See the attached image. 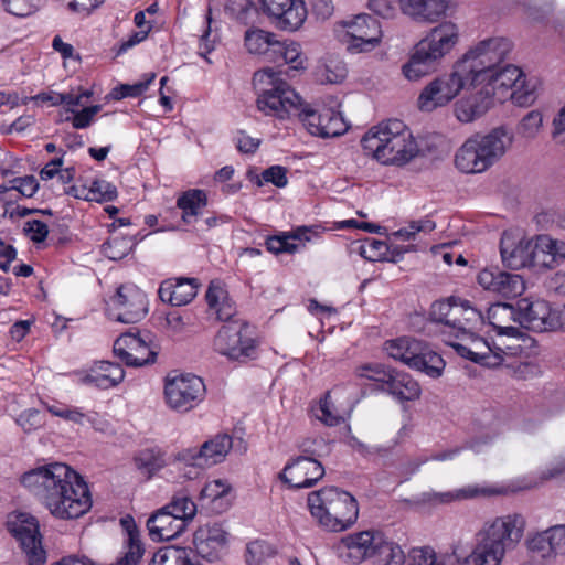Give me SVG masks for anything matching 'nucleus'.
Listing matches in <instances>:
<instances>
[{
  "mask_svg": "<svg viewBox=\"0 0 565 565\" xmlns=\"http://www.w3.org/2000/svg\"><path fill=\"white\" fill-rule=\"evenodd\" d=\"M473 87L469 75L457 62L452 72L441 75L431 81L420 93L418 106L420 110L431 111L437 107L445 106L452 100L461 89Z\"/></svg>",
  "mask_w": 565,
  "mask_h": 565,
  "instance_id": "11",
  "label": "nucleus"
},
{
  "mask_svg": "<svg viewBox=\"0 0 565 565\" xmlns=\"http://www.w3.org/2000/svg\"><path fill=\"white\" fill-rule=\"evenodd\" d=\"M452 309H459L446 329L449 340L459 338L468 330H480L484 324V315L472 307L469 300L452 297Z\"/></svg>",
  "mask_w": 565,
  "mask_h": 565,
  "instance_id": "25",
  "label": "nucleus"
},
{
  "mask_svg": "<svg viewBox=\"0 0 565 565\" xmlns=\"http://www.w3.org/2000/svg\"><path fill=\"white\" fill-rule=\"evenodd\" d=\"M479 86L489 93L492 102L510 98L521 107L532 105L537 97L536 79H526L524 73L512 64L495 67L484 76V83Z\"/></svg>",
  "mask_w": 565,
  "mask_h": 565,
  "instance_id": "7",
  "label": "nucleus"
},
{
  "mask_svg": "<svg viewBox=\"0 0 565 565\" xmlns=\"http://www.w3.org/2000/svg\"><path fill=\"white\" fill-rule=\"evenodd\" d=\"M206 205L207 195L200 189L188 190L177 200V206L182 211L181 218L186 224L193 223Z\"/></svg>",
  "mask_w": 565,
  "mask_h": 565,
  "instance_id": "41",
  "label": "nucleus"
},
{
  "mask_svg": "<svg viewBox=\"0 0 565 565\" xmlns=\"http://www.w3.org/2000/svg\"><path fill=\"white\" fill-rule=\"evenodd\" d=\"M106 311L108 317L115 321L137 323L148 312L147 296L134 285H122L110 297Z\"/></svg>",
  "mask_w": 565,
  "mask_h": 565,
  "instance_id": "14",
  "label": "nucleus"
},
{
  "mask_svg": "<svg viewBox=\"0 0 565 565\" xmlns=\"http://www.w3.org/2000/svg\"><path fill=\"white\" fill-rule=\"evenodd\" d=\"M311 234L317 235L318 232L313 231L312 227L298 226L295 230L282 233L281 235L270 236L266 241V248L274 254H294L299 250V247H303V244L291 243L290 241H311Z\"/></svg>",
  "mask_w": 565,
  "mask_h": 565,
  "instance_id": "38",
  "label": "nucleus"
},
{
  "mask_svg": "<svg viewBox=\"0 0 565 565\" xmlns=\"http://www.w3.org/2000/svg\"><path fill=\"white\" fill-rule=\"evenodd\" d=\"M150 334L122 333L114 343V353L128 366H143L156 361L157 351L149 345Z\"/></svg>",
  "mask_w": 565,
  "mask_h": 565,
  "instance_id": "20",
  "label": "nucleus"
},
{
  "mask_svg": "<svg viewBox=\"0 0 565 565\" xmlns=\"http://www.w3.org/2000/svg\"><path fill=\"white\" fill-rule=\"evenodd\" d=\"M205 392L203 380L194 374H169L166 379V402L177 412L185 413L193 409L203 401Z\"/></svg>",
  "mask_w": 565,
  "mask_h": 565,
  "instance_id": "13",
  "label": "nucleus"
},
{
  "mask_svg": "<svg viewBox=\"0 0 565 565\" xmlns=\"http://www.w3.org/2000/svg\"><path fill=\"white\" fill-rule=\"evenodd\" d=\"M373 565H403L405 563V554L402 547L392 542L387 541L383 535L372 556Z\"/></svg>",
  "mask_w": 565,
  "mask_h": 565,
  "instance_id": "47",
  "label": "nucleus"
},
{
  "mask_svg": "<svg viewBox=\"0 0 565 565\" xmlns=\"http://www.w3.org/2000/svg\"><path fill=\"white\" fill-rule=\"evenodd\" d=\"M486 321L497 331L498 335H507L509 338H519L521 335L520 330L512 326V322L518 321V311L512 305L502 302L491 305L484 316Z\"/></svg>",
  "mask_w": 565,
  "mask_h": 565,
  "instance_id": "32",
  "label": "nucleus"
},
{
  "mask_svg": "<svg viewBox=\"0 0 565 565\" xmlns=\"http://www.w3.org/2000/svg\"><path fill=\"white\" fill-rule=\"evenodd\" d=\"M22 486L58 520H74L93 504L87 482L72 467L51 462L31 469L21 477Z\"/></svg>",
  "mask_w": 565,
  "mask_h": 565,
  "instance_id": "1",
  "label": "nucleus"
},
{
  "mask_svg": "<svg viewBox=\"0 0 565 565\" xmlns=\"http://www.w3.org/2000/svg\"><path fill=\"white\" fill-rule=\"evenodd\" d=\"M164 510L170 512L175 518L183 520L185 525L189 520H192L196 512V507L189 498H178L163 507Z\"/></svg>",
  "mask_w": 565,
  "mask_h": 565,
  "instance_id": "57",
  "label": "nucleus"
},
{
  "mask_svg": "<svg viewBox=\"0 0 565 565\" xmlns=\"http://www.w3.org/2000/svg\"><path fill=\"white\" fill-rule=\"evenodd\" d=\"M253 84L258 94L257 107L265 115L284 118L300 109L301 97L273 68L256 72Z\"/></svg>",
  "mask_w": 565,
  "mask_h": 565,
  "instance_id": "8",
  "label": "nucleus"
},
{
  "mask_svg": "<svg viewBox=\"0 0 565 565\" xmlns=\"http://www.w3.org/2000/svg\"><path fill=\"white\" fill-rule=\"evenodd\" d=\"M15 422L25 433L34 431L44 425L43 415L35 408L23 411Z\"/></svg>",
  "mask_w": 565,
  "mask_h": 565,
  "instance_id": "61",
  "label": "nucleus"
},
{
  "mask_svg": "<svg viewBox=\"0 0 565 565\" xmlns=\"http://www.w3.org/2000/svg\"><path fill=\"white\" fill-rule=\"evenodd\" d=\"M500 252L504 265L512 269H519L539 262L536 257V243L522 238L514 244L512 237L503 234L500 243Z\"/></svg>",
  "mask_w": 565,
  "mask_h": 565,
  "instance_id": "24",
  "label": "nucleus"
},
{
  "mask_svg": "<svg viewBox=\"0 0 565 565\" xmlns=\"http://www.w3.org/2000/svg\"><path fill=\"white\" fill-rule=\"evenodd\" d=\"M232 447L233 438L230 435L217 434L200 447H189L178 451L173 455V462L192 469L184 472V477L195 479L204 469L224 461Z\"/></svg>",
  "mask_w": 565,
  "mask_h": 565,
  "instance_id": "10",
  "label": "nucleus"
},
{
  "mask_svg": "<svg viewBox=\"0 0 565 565\" xmlns=\"http://www.w3.org/2000/svg\"><path fill=\"white\" fill-rule=\"evenodd\" d=\"M200 282L196 278H175L164 280L158 290L159 298L171 306L190 303L196 296Z\"/></svg>",
  "mask_w": 565,
  "mask_h": 565,
  "instance_id": "28",
  "label": "nucleus"
},
{
  "mask_svg": "<svg viewBox=\"0 0 565 565\" xmlns=\"http://www.w3.org/2000/svg\"><path fill=\"white\" fill-rule=\"evenodd\" d=\"M343 26L347 30L344 39L347 50L352 54L370 52L381 42V25L369 14H358L354 19L344 21Z\"/></svg>",
  "mask_w": 565,
  "mask_h": 565,
  "instance_id": "15",
  "label": "nucleus"
},
{
  "mask_svg": "<svg viewBox=\"0 0 565 565\" xmlns=\"http://www.w3.org/2000/svg\"><path fill=\"white\" fill-rule=\"evenodd\" d=\"M393 371V369L385 367L382 364H365L361 367L360 376L379 382L381 386H386Z\"/></svg>",
  "mask_w": 565,
  "mask_h": 565,
  "instance_id": "62",
  "label": "nucleus"
},
{
  "mask_svg": "<svg viewBox=\"0 0 565 565\" xmlns=\"http://www.w3.org/2000/svg\"><path fill=\"white\" fill-rule=\"evenodd\" d=\"M406 565H456V562L452 555L438 554L425 546L412 550Z\"/></svg>",
  "mask_w": 565,
  "mask_h": 565,
  "instance_id": "50",
  "label": "nucleus"
},
{
  "mask_svg": "<svg viewBox=\"0 0 565 565\" xmlns=\"http://www.w3.org/2000/svg\"><path fill=\"white\" fill-rule=\"evenodd\" d=\"M513 135L497 127L486 135L476 134L457 150L456 167L465 173H481L499 161L512 146Z\"/></svg>",
  "mask_w": 565,
  "mask_h": 565,
  "instance_id": "5",
  "label": "nucleus"
},
{
  "mask_svg": "<svg viewBox=\"0 0 565 565\" xmlns=\"http://www.w3.org/2000/svg\"><path fill=\"white\" fill-rule=\"evenodd\" d=\"M542 124V114L537 110H532L521 120L519 131L526 138H533L539 132Z\"/></svg>",
  "mask_w": 565,
  "mask_h": 565,
  "instance_id": "63",
  "label": "nucleus"
},
{
  "mask_svg": "<svg viewBox=\"0 0 565 565\" xmlns=\"http://www.w3.org/2000/svg\"><path fill=\"white\" fill-rule=\"evenodd\" d=\"M525 519L509 514L486 523L476 534L471 552L463 565H501L507 551L514 548L523 536Z\"/></svg>",
  "mask_w": 565,
  "mask_h": 565,
  "instance_id": "2",
  "label": "nucleus"
},
{
  "mask_svg": "<svg viewBox=\"0 0 565 565\" xmlns=\"http://www.w3.org/2000/svg\"><path fill=\"white\" fill-rule=\"evenodd\" d=\"M512 50V43L503 36L488 38L471 47L458 63L469 75L473 87L484 83V76L499 67Z\"/></svg>",
  "mask_w": 565,
  "mask_h": 565,
  "instance_id": "9",
  "label": "nucleus"
},
{
  "mask_svg": "<svg viewBox=\"0 0 565 565\" xmlns=\"http://www.w3.org/2000/svg\"><path fill=\"white\" fill-rule=\"evenodd\" d=\"M477 281L484 290L504 298L521 296L525 290L524 280L520 275L502 271L498 267L480 270Z\"/></svg>",
  "mask_w": 565,
  "mask_h": 565,
  "instance_id": "22",
  "label": "nucleus"
},
{
  "mask_svg": "<svg viewBox=\"0 0 565 565\" xmlns=\"http://www.w3.org/2000/svg\"><path fill=\"white\" fill-rule=\"evenodd\" d=\"M388 252L390 246L377 239L366 241L360 248L361 256L371 262L386 260Z\"/></svg>",
  "mask_w": 565,
  "mask_h": 565,
  "instance_id": "60",
  "label": "nucleus"
},
{
  "mask_svg": "<svg viewBox=\"0 0 565 565\" xmlns=\"http://www.w3.org/2000/svg\"><path fill=\"white\" fill-rule=\"evenodd\" d=\"M228 534L221 524H206L194 534V546L199 556L215 562L226 553Z\"/></svg>",
  "mask_w": 565,
  "mask_h": 565,
  "instance_id": "23",
  "label": "nucleus"
},
{
  "mask_svg": "<svg viewBox=\"0 0 565 565\" xmlns=\"http://www.w3.org/2000/svg\"><path fill=\"white\" fill-rule=\"evenodd\" d=\"M409 367L420 371L430 377H438L445 369V362L439 354L423 343Z\"/></svg>",
  "mask_w": 565,
  "mask_h": 565,
  "instance_id": "44",
  "label": "nucleus"
},
{
  "mask_svg": "<svg viewBox=\"0 0 565 565\" xmlns=\"http://www.w3.org/2000/svg\"><path fill=\"white\" fill-rule=\"evenodd\" d=\"M382 392L392 395L398 402H409L419 398L422 390L417 381L408 373L394 370L386 386H380Z\"/></svg>",
  "mask_w": 565,
  "mask_h": 565,
  "instance_id": "36",
  "label": "nucleus"
},
{
  "mask_svg": "<svg viewBox=\"0 0 565 565\" xmlns=\"http://www.w3.org/2000/svg\"><path fill=\"white\" fill-rule=\"evenodd\" d=\"M269 20L271 23L285 31L298 30L307 18V7L303 0H290L287 3L278 7V12H275Z\"/></svg>",
  "mask_w": 565,
  "mask_h": 565,
  "instance_id": "34",
  "label": "nucleus"
},
{
  "mask_svg": "<svg viewBox=\"0 0 565 565\" xmlns=\"http://www.w3.org/2000/svg\"><path fill=\"white\" fill-rule=\"evenodd\" d=\"M477 331L468 330L455 340H446V343L452 347L460 356L472 362L491 367L500 365L501 355L494 349L495 342L490 343L479 337Z\"/></svg>",
  "mask_w": 565,
  "mask_h": 565,
  "instance_id": "17",
  "label": "nucleus"
},
{
  "mask_svg": "<svg viewBox=\"0 0 565 565\" xmlns=\"http://www.w3.org/2000/svg\"><path fill=\"white\" fill-rule=\"evenodd\" d=\"M269 20L271 23L285 31L298 30L307 18V7L303 0H290L287 3L278 7V12H275Z\"/></svg>",
  "mask_w": 565,
  "mask_h": 565,
  "instance_id": "35",
  "label": "nucleus"
},
{
  "mask_svg": "<svg viewBox=\"0 0 565 565\" xmlns=\"http://www.w3.org/2000/svg\"><path fill=\"white\" fill-rule=\"evenodd\" d=\"M275 35L262 29L247 30L244 38L245 46L249 53L265 56Z\"/></svg>",
  "mask_w": 565,
  "mask_h": 565,
  "instance_id": "52",
  "label": "nucleus"
},
{
  "mask_svg": "<svg viewBox=\"0 0 565 565\" xmlns=\"http://www.w3.org/2000/svg\"><path fill=\"white\" fill-rule=\"evenodd\" d=\"M423 342L411 338H398L395 340L387 341L385 343V350L387 354L396 361H401L407 366H411L414 358Z\"/></svg>",
  "mask_w": 565,
  "mask_h": 565,
  "instance_id": "46",
  "label": "nucleus"
},
{
  "mask_svg": "<svg viewBox=\"0 0 565 565\" xmlns=\"http://www.w3.org/2000/svg\"><path fill=\"white\" fill-rule=\"evenodd\" d=\"M526 546L530 552L545 561H554L565 555V524H556L546 530L529 534Z\"/></svg>",
  "mask_w": 565,
  "mask_h": 565,
  "instance_id": "21",
  "label": "nucleus"
},
{
  "mask_svg": "<svg viewBox=\"0 0 565 565\" xmlns=\"http://www.w3.org/2000/svg\"><path fill=\"white\" fill-rule=\"evenodd\" d=\"M536 257L544 266L553 268L565 260V242L541 235L536 239Z\"/></svg>",
  "mask_w": 565,
  "mask_h": 565,
  "instance_id": "42",
  "label": "nucleus"
},
{
  "mask_svg": "<svg viewBox=\"0 0 565 565\" xmlns=\"http://www.w3.org/2000/svg\"><path fill=\"white\" fill-rule=\"evenodd\" d=\"M255 183L262 186L264 183H271L277 188H284L288 183L287 168L281 166H271L262 172V175H255Z\"/></svg>",
  "mask_w": 565,
  "mask_h": 565,
  "instance_id": "58",
  "label": "nucleus"
},
{
  "mask_svg": "<svg viewBox=\"0 0 565 565\" xmlns=\"http://www.w3.org/2000/svg\"><path fill=\"white\" fill-rule=\"evenodd\" d=\"M149 536L152 541H170L178 537L186 527L183 520L173 516L161 508L147 521Z\"/></svg>",
  "mask_w": 565,
  "mask_h": 565,
  "instance_id": "30",
  "label": "nucleus"
},
{
  "mask_svg": "<svg viewBox=\"0 0 565 565\" xmlns=\"http://www.w3.org/2000/svg\"><path fill=\"white\" fill-rule=\"evenodd\" d=\"M299 117L312 136L321 138L338 137L349 128L341 113L331 108L318 110L305 106L300 109Z\"/></svg>",
  "mask_w": 565,
  "mask_h": 565,
  "instance_id": "18",
  "label": "nucleus"
},
{
  "mask_svg": "<svg viewBox=\"0 0 565 565\" xmlns=\"http://www.w3.org/2000/svg\"><path fill=\"white\" fill-rule=\"evenodd\" d=\"M363 149L382 164L402 167L419 152L407 126L399 119H390L372 127L362 138Z\"/></svg>",
  "mask_w": 565,
  "mask_h": 565,
  "instance_id": "3",
  "label": "nucleus"
},
{
  "mask_svg": "<svg viewBox=\"0 0 565 565\" xmlns=\"http://www.w3.org/2000/svg\"><path fill=\"white\" fill-rule=\"evenodd\" d=\"M121 525L127 531V541L124 546L122 554L116 562L109 565H137L143 555V547L139 539V533L131 516H126L120 520Z\"/></svg>",
  "mask_w": 565,
  "mask_h": 565,
  "instance_id": "39",
  "label": "nucleus"
},
{
  "mask_svg": "<svg viewBox=\"0 0 565 565\" xmlns=\"http://www.w3.org/2000/svg\"><path fill=\"white\" fill-rule=\"evenodd\" d=\"M232 487L227 480L215 479L207 482L200 491L199 500L203 505H213V510L221 512L223 499L231 492Z\"/></svg>",
  "mask_w": 565,
  "mask_h": 565,
  "instance_id": "48",
  "label": "nucleus"
},
{
  "mask_svg": "<svg viewBox=\"0 0 565 565\" xmlns=\"http://www.w3.org/2000/svg\"><path fill=\"white\" fill-rule=\"evenodd\" d=\"M382 533L374 531H362L349 534L341 540V546L347 550L342 557L352 564H360L366 558H372L377 541Z\"/></svg>",
  "mask_w": 565,
  "mask_h": 565,
  "instance_id": "26",
  "label": "nucleus"
},
{
  "mask_svg": "<svg viewBox=\"0 0 565 565\" xmlns=\"http://www.w3.org/2000/svg\"><path fill=\"white\" fill-rule=\"evenodd\" d=\"M156 74L149 73L146 75L143 81H140L135 84H122L119 87H116L113 90V95L116 99H122L126 97H138L142 95L150 86V84L154 81Z\"/></svg>",
  "mask_w": 565,
  "mask_h": 565,
  "instance_id": "56",
  "label": "nucleus"
},
{
  "mask_svg": "<svg viewBox=\"0 0 565 565\" xmlns=\"http://www.w3.org/2000/svg\"><path fill=\"white\" fill-rule=\"evenodd\" d=\"M324 475V468L320 461L310 456H298L289 460L279 479L291 489L310 488Z\"/></svg>",
  "mask_w": 565,
  "mask_h": 565,
  "instance_id": "19",
  "label": "nucleus"
},
{
  "mask_svg": "<svg viewBox=\"0 0 565 565\" xmlns=\"http://www.w3.org/2000/svg\"><path fill=\"white\" fill-rule=\"evenodd\" d=\"M493 102L489 93L484 92L482 87L470 95L456 103L455 115L460 122H471L481 117L492 106Z\"/></svg>",
  "mask_w": 565,
  "mask_h": 565,
  "instance_id": "37",
  "label": "nucleus"
},
{
  "mask_svg": "<svg viewBox=\"0 0 565 565\" xmlns=\"http://www.w3.org/2000/svg\"><path fill=\"white\" fill-rule=\"evenodd\" d=\"M459 42V29L450 21L433 28L414 47L407 63L402 67L408 81H418L436 70L438 62Z\"/></svg>",
  "mask_w": 565,
  "mask_h": 565,
  "instance_id": "4",
  "label": "nucleus"
},
{
  "mask_svg": "<svg viewBox=\"0 0 565 565\" xmlns=\"http://www.w3.org/2000/svg\"><path fill=\"white\" fill-rule=\"evenodd\" d=\"M311 515L334 532L351 526L358 519L359 508L353 495L335 487L323 488L308 495Z\"/></svg>",
  "mask_w": 565,
  "mask_h": 565,
  "instance_id": "6",
  "label": "nucleus"
},
{
  "mask_svg": "<svg viewBox=\"0 0 565 565\" xmlns=\"http://www.w3.org/2000/svg\"><path fill=\"white\" fill-rule=\"evenodd\" d=\"M214 349L231 360L250 359L256 352L254 339L247 335V327L236 322L223 326L218 330L214 339Z\"/></svg>",
  "mask_w": 565,
  "mask_h": 565,
  "instance_id": "16",
  "label": "nucleus"
},
{
  "mask_svg": "<svg viewBox=\"0 0 565 565\" xmlns=\"http://www.w3.org/2000/svg\"><path fill=\"white\" fill-rule=\"evenodd\" d=\"M137 242L130 235H113L102 245L103 254L111 260L125 258L136 246Z\"/></svg>",
  "mask_w": 565,
  "mask_h": 565,
  "instance_id": "51",
  "label": "nucleus"
},
{
  "mask_svg": "<svg viewBox=\"0 0 565 565\" xmlns=\"http://www.w3.org/2000/svg\"><path fill=\"white\" fill-rule=\"evenodd\" d=\"M398 4L413 20L434 23L446 17L451 0H398Z\"/></svg>",
  "mask_w": 565,
  "mask_h": 565,
  "instance_id": "27",
  "label": "nucleus"
},
{
  "mask_svg": "<svg viewBox=\"0 0 565 565\" xmlns=\"http://www.w3.org/2000/svg\"><path fill=\"white\" fill-rule=\"evenodd\" d=\"M226 11L243 24L253 22L257 11L252 0H228Z\"/></svg>",
  "mask_w": 565,
  "mask_h": 565,
  "instance_id": "53",
  "label": "nucleus"
},
{
  "mask_svg": "<svg viewBox=\"0 0 565 565\" xmlns=\"http://www.w3.org/2000/svg\"><path fill=\"white\" fill-rule=\"evenodd\" d=\"M284 64H289L292 70L303 68L305 57L300 51V45L296 42L286 41V50L284 51Z\"/></svg>",
  "mask_w": 565,
  "mask_h": 565,
  "instance_id": "64",
  "label": "nucleus"
},
{
  "mask_svg": "<svg viewBox=\"0 0 565 565\" xmlns=\"http://www.w3.org/2000/svg\"><path fill=\"white\" fill-rule=\"evenodd\" d=\"M498 491L491 488L480 487L478 484H468L460 489L445 492L427 491L419 497V502L429 505L448 504L455 501H463L478 497H490L497 494Z\"/></svg>",
  "mask_w": 565,
  "mask_h": 565,
  "instance_id": "29",
  "label": "nucleus"
},
{
  "mask_svg": "<svg viewBox=\"0 0 565 565\" xmlns=\"http://www.w3.org/2000/svg\"><path fill=\"white\" fill-rule=\"evenodd\" d=\"M74 195L87 201L105 202L113 201L117 196V189L106 180H94L89 186L82 189L72 188Z\"/></svg>",
  "mask_w": 565,
  "mask_h": 565,
  "instance_id": "49",
  "label": "nucleus"
},
{
  "mask_svg": "<svg viewBox=\"0 0 565 565\" xmlns=\"http://www.w3.org/2000/svg\"><path fill=\"white\" fill-rule=\"evenodd\" d=\"M518 321L529 330L535 332L546 331V319L550 315V305L544 300H529L523 298L516 303Z\"/></svg>",
  "mask_w": 565,
  "mask_h": 565,
  "instance_id": "31",
  "label": "nucleus"
},
{
  "mask_svg": "<svg viewBox=\"0 0 565 565\" xmlns=\"http://www.w3.org/2000/svg\"><path fill=\"white\" fill-rule=\"evenodd\" d=\"M459 309H452V297L447 300L435 301L429 310V323L436 332H439L444 341L449 340L446 329Z\"/></svg>",
  "mask_w": 565,
  "mask_h": 565,
  "instance_id": "43",
  "label": "nucleus"
},
{
  "mask_svg": "<svg viewBox=\"0 0 565 565\" xmlns=\"http://www.w3.org/2000/svg\"><path fill=\"white\" fill-rule=\"evenodd\" d=\"M7 529L19 542L29 565H44L47 553L42 544L40 525L33 515L18 512L8 516Z\"/></svg>",
  "mask_w": 565,
  "mask_h": 565,
  "instance_id": "12",
  "label": "nucleus"
},
{
  "mask_svg": "<svg viewBox=\"0 0 565 565\" xmlns=\"http://www.w3.org/2000/svg\"><path fill=\"white\" fill-rule=\"evenodd\" d=\"M205 298L209 309L213 311L218 320L227 321L235 315L234 302L218 282L212 281L210 284Z\"/></svg>",
  "mask_w": 565,
  "mask_h": 565,
  "instance_id": "40",
  "label": "nucleus"
},
{
  "mask_svg": "<svg viewBox=\"0 0 565 565\" xmlns=\"http://www.w3.org/2000/svg\"><path fill=\"white\" fill-rule=\"evenodd\" d=\"M347 67L340 61L330 60L318 70V79L321 83L338 84L347 77Z\"/></svg>",
  "mask_w": 565,
  "mask_h": 565,
  "instance_id": "55",
  "label": "nucleus"
},
{
  "mask_svg": "<svg viewBox=\"0 0 565 565\" xmlns=\"http://www.w3.org/2000/svg\"><path fill=\"white\" fill-rule=\"evenodd\" d=\"M276 554V550L266 541L255 540L246 546V562L248 565H259L266 558Z\"/></svg>",
  "mask_w": 565,
  "mask_h": 565,
  "instance_id": "54",
  "label": "nucleus"
},
{
  "mask_svg": "<svg viewBox=\"0 0 565 565\" xmlns=\"http://www.w3.org/2000/svg\"><path fill=\"white\" fill-rule=\"evenodd\" d=\"M124 377L125 371L120 364L100 361L90 369L82 382L96 388L108 390L117 386Z\"/></svg>",
  "mask_w": 565,
  "mask_h": 565,
  "instance_id": "33",
  "label": "nucleus"
},
{
  "mask_svg": "<svg viewBox=\"0 0 565 565\" xmlns=\"http://www.w3.org/2000/svg\"><path fill=\"white\" fill-rule=\"evenodd\" d=\"M6 10L17 17H26L39 10L45 0H3Z\"/></svg>",
  "mask_w": 565,
  "mask_h": 565,
  "instance_id": "59",
  "label": "nucleus"
},
{
  "mask_svg": "<svg viewBox=\"0 0 565 565\" xmlns=\"http://www.w3.org/2000/svg\"><path fill=\"white\" fill-rule=\"evenodd\" d=\"M136 468L147 479L153 477L166 466L164 452L160 448H146L134 458Z\"/></svg>",
  "mask_w": 565,
  "mask_h": 565,
  "instance_id": "45",
  "label": "nucleus"
}]
</instances>
